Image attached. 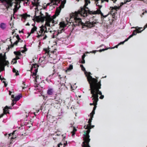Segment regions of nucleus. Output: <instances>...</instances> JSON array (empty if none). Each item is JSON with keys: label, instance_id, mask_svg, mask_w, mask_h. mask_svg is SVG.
I'll use <instances>...</instances> for the list:
<instances>
[{"label": "nucleus", "instance_id": "nucleus-9", "mask_svg": "<svg viewBox=\"0 0 147 147\" xmlns=\"http://www.w3.org/2000/svg\"><path fill=\"white\" fill-rule=\"evenodd\" d=\"M40 31H39L40 33H41H41H42L43 32H44V33L43 34L42 36L44 35V34L45 32H47V28L45 26L42 25L40 27Z\"/></svg>", "mask_w": 147, "mask_h": 147}, {"label": "nucleus", "instance_id": "nucleus-6", "mask_svg": "<svg viewBox=\"0 0 147 147\" xmlns=\"http://www.w3.org/2000/svg\"><path fill=\"white\" fill-rule=\"evenodd\" d=\"M93 118H92V117H90V118L89 119L88 121V124L86 126L85 125L84 126V128H85V129H88L85 132V133L84 134H86L87 132V131H90V129H91V128L90 127L91 126V122L92 121V120Z\"/></svg>", "mask_w": 147, "mask_h": 147}, {"label": "nucleus", "instance_id": "nucleus-5", "mask_svg": "<svg viewBox=\"0 0 147 147\" xmlns=\"http://www.w3.org/2000/svg\"><path fill=\"white\" fill-rule=\"evenodd\" d=\"M39 67V65L36 64H33L32 66V71L33 72L32 76L36 80L39 78V76L37 75L36 74L38 72V68Z\"/></svg>", "mask_w": 147, "mask_h": 147}, {"label": "nucleus", "instance_id": "nucleus-38", "mask_svg": "<svg viewBox=\"0 0 147 147\" xmlns=\"http://www.w3.org/2000/svg\"><path fill=\"white\" fill-rule=\"evenodd\" d=\"M86 56V55L85 54H84L82 56V60H84V58Z\"/></svg>", "mask_w": 147, "mask_h": 147}, {"label": "nucleus", "instance_id": "nucleus-59", "mask_svg": "<svg viewBox=\"0 0 147 147\" xmlns=\"http://www.w3.org/2000/svg\"><path fill=\"white\" fill-rule=\"evenodd\" d=\"M106 77H107V76H105L104 77H103L102 78H105Z\"/></svg>", "mask_w": 147, "mask_h": 147}, {"label": "nucleus", "instance_id": "nucleus-40", "mask_svg": "<svg viewBox=\"0 0 147 147\" xmlns=\"http://www.w3.org/2000/svg\"><path fill=\"white\" fill-rule=\"evenodd\" d=\"M93 100V103H90V105H96L97 104V103H96H96H95L94 102L93 100Z\"/></svg>", "mask_w": 147, "mask_h": 147}, {"label": "nucleus", "instance_id": "nucleus-28", "mask_svg": "<svg viewBox=\"0 0 147 147\" xmlns=\"http://www.w3.org/2000/svg\"><path fill=\"white\" fill-rule=\"evenodd\" d=\"M136 30H134L133 31V33H132V34H131V35H130V36H132V37L133 36L136 35L137 34L136 31H137V32H138V31H137V30L136 29Z\"/></svg>", "mask_w": 147, "mask_h": 147}, {"label": "nucleus", "instance_id": "nucleus-36", "mask_svg": "<svg viewBox=\"0 0 147 147\" xmlns=\"http://www.w3.org/2000/svg\"><path fill=\"white\" fill-rule=\"evenodd\" d=\"M131 37H132V36H129L127 38L125 39V40L124 41H125V42L126 41H127Z\"/></svg>", "mask_w": 147, "mask_h": 147}, {"label": "nucleus", "instance_id": "nucleus-49", "mask_svg": "<svg viewBox=\"0 0 147 147\" xmlns=\"http://www.w3.org/2000/svg\"><path fill=\"white\" fill-rule=\"evenodd\" d=\"M16 59H20L19 57L18 56H16Z\"/></svg>", "mask_w": 147, "mask_h": 147}, {"label": "nucleus", "instance_id": "nucleus-30", "mask_svg": "<svg viewBox=\"0 0 147 147\" xmlns=\"http://www.w3.org/2000/svg\"><path fill=\"white\" fill-rule=\"evenodd\" d=\"M95 114V111L92 110V112L90 113V117L93 118V115Z\"/></svg>", "mask_w": 147, "mask_h": 147}, {"label": "nucleus", "instance_id": "nucleus-50", "mask_svg": "<svg viewBox=\"0 0 147 147\" xmlns=\"http://www.w3.org/2000/svg\"><path fill=\"white\" fill-rule=\"evenodd\" d=\"M94 125H91V126H90V127L91 128V129L92 128H93L94 127Z\"/></svg>", "mask_w": 147, "mask_h": 147}, {"label": "nucleus", "instance_id": "nucleus-17", "mask_svg": "<svg viewBox=\"0 0 147 147\" xmlns=\"http://www.w3.org/2000/svg\"><path fill=\"white\" fill-rule=\"evenodd\" d=\"M64 30L63 29V28L61 30H58L57 32L56 33L57 34H56L55 37V35H53V36H54L53 37L54 38L56 37L57 36L60 34L61 33L63 32H64Z\"/></svg>", "mask_w": 147, "mask_h": 147}, {"label": "nucleus", "instance_id": "nucleus-19", "mask_svg": "<svg viewBox=\"0 0 147 147\" xmlns=\"http://www.w3.org/2000/svg\"><path fill=\"white\" fill-rule=\"evenodd\" d=\"M71 127H73V130L71 132L72 136L73 137L75 135V132L77 131V129L75 127H74L73 126H72V124H71Z\"/></svg>", "mask_w": 147, "mask_h": 147}, {"label": "nucleus", "instance_id": "nucleus-48", "mask_svg": "<svg viewBox=\"0 0 147 147\" xmlns=\"http://www.w3.org/2000/svg\"><path fill=\"white\" fill-rule=\"evenodd\" d=\"M4 115V114H2L0 115V118L3 117V115Z\"/></svg>", "mask_w": 147, "mask_h": 147}, {"label": "nucleus", "instance_id": "nucleus-41", "mask_svg": "<svg viewBox=\"0 0 147 147\" xmlns=\"http://www.w3.org/2000/svg\"><path fill=\"white\" fill-rule=\"evenodd\" d=\"M131 0H125L124 3L125 4L131 1Z\"/></svg>", "mask_w": 147, "mask_h": 147}, {"label": "nucleus", "instance_id": "nucleus-21", "mask_svg": "<svg viewBox=\"0 0 147 147\" xmlns=\"http://www.w3.org/2000/svg\"><path fill=\"white\" fill-rule=\"evenodd\" d=\"M21 16L22 18L26 19L27 17H30V16L29 15L23 14L21 15Z\"/></svg>", "mask_w": 147, "mask_h": 147}, {"label": "nucleus", "instance_id": "nucleus-63", "mask_svg": "<svg viewBox=\"0 0 147 147\" xmlns=\"http://www.w3.org/2000/svg\"><path fill=\"white\" fill-rule=\"evenodd\" d=\"M32 26H34V24H32Z\"/></svg>", "mask_w": 147, "mask_h": 147}, {"label": "nucleus", "instance_id": "nucleus-42", "mask_svg": "<svg viewBox=\"0 0 147 147\" xmlns=\"http://www.w3.org/2000/svg\"><path fill=\"white\" fill-rule=\"evenodd\" d=\"M96 105H94V106L93 108V110H94V111H95L96 109Z\"/></svg>", "mask_w": 147, "mask_h": 147}, {"label": "nucleus", "instance_id": "nucleus-46", "mask_svg": "<svg viewBox=\"0 0 147 147\" xmlns=\"http://www.w3.org/2000/svg\"><path fill=\"white\" fill-rule=\"evenodd\" d=\"M124 4V3H123V2H121L120 3V7H121V6H122Z\"/></svg>", "mask_w": 147, "mask_h": 147}, {"label": "nucleus", "instance_id": "nucleus-11", "mask_svg": "<svg viewBox=\"0 0 147 147\" xmlns=\"http://www.w3.org/2000/svg\"><path fill=\"white\" fill-rule=\"evenodd\" d=\"M61 101V100L60 99L57 98H54V100L53 101V103H55L56 104H59V103L60 104Z\"/></svg>", "mask_w": 147, "mask_h": 147}, {"label": "nucleus", "instance_id": "nucleus-55", "mask_svg": "<svg viewBox=\"0 0 147 147\" xmlns=\"http://www.w3.org/2000/svg\"><path fill=\"white\" fill-rule=\"evenodd\" d=\"M9 136H11L12 135V134H9Z\"/></svg>", "mask_w": 147, "mask_h": 147}, {"label": "nucleus", "instance_id": "nucleus-2", "mask_svg": "<svg viewBox=\"0 0 147 147\" xmlns=\"http://www.w3.org/2000/svg\"><path fill=\"white\" fill-rule=\"evenodd\" d=\"M88 79L90 88L89 90L90 91L92 94L91 98H92L94 102L96 104L98 100V94L101 95L99 97L100 99H102L104 97V95H102L101 91L99 90L101 88L100 81L98 82L97 80L93 78L91 76H90Z\"/></svg>", "mask_w": 147, "mask_h": 147}, {"label": "nucleus", "instance_id": "nucleus-14", "mask_svg": "<svg viewBox=\"0 0 147 147\" xmlns=\"http://www.w3.org/2000/svg\"><path fill=\"white\" fill-rule=\"evenodd\" d=\"M7 27V26L5 23H1L0 24V28L3 30H5Z\"/></svg>", "mask_w": 147, "mask_h": 147}, {"label": "nucleus", "instance_id": "nucleus-27", "mask_svg": "<svg viewBox=\"0 0 147 147\" xmlns=\"http://www.w3.org/2000/svg\"><path fill=\"white\" fill-rule=\"evenodd\" d=\"M44 50L45 52V53H47V55H48L49 52V49L47 48H45L44 49Z\"/></svg>", "mask_w": 147, "mask_h": 147}, {"label": "nucleus", "instance_id": "nucleus-64", "mask_svg": "<svg viewBox=\"0 0 147 147\" xmlns=\"http://www.w3.org/2000/svg\"><path fill=\"white\" fill-rule=\"evenodd\" d=\"M104 46V45H101V46H100V47H102V46Z\"/></svg>", "mask_w": 147, "mask_h": 147}, {"label": "nucleus", "instance_id": "nucleus-37", "mask_svg": "<svg viewBox=\"0 0 147 147\" xmlns=\"http://www.w3.org/2000/svg\"><path fill=\"white\" fill-rule=\"evenodd\" d=\"M16 102H14V100H13L12 101L11 105L12 106H13V105L16 103Z\"/></svg>", "mask_w": 147, "mask_h": 147}, {"label": "nucleus", "instance_id": "nucleus-52", "mask_svg": "<svg viewBox=\"0 0 147 147\" xmlns=\"http://www.w3.org/2000/svg\"><path fill=\"white\" fill-rule=\"evenodd\" d=\"M11 92H10V91H9V95H11Z\"/></svg>", "mask_w": 147, "mask_h": 147}, {"label": "nucleus", "instance_id": "nucleus-33", "mask_svg": "<svg viewBox=\"0 0 147 147\" xmlns=\"http://www.w3.org/2000/svg\"><path fill=\"white\" fill-rule=\"evenodd\" d=\"M142 11H143V12H142V14L140 15V16L141 17H142L144 15L145 13H146L147 12V11L146 10H145L144 11V9L142 10Z\"/></svg>", "mask_w": 147, "mask_h": 147}, {"label": "nucleus", "instance_id": "nucleus-20", "mask_svg": "<svg viewBox=\"0 0 147 147\" xmlns=\"http://www.w3.org/2000/svg\"><path fill=\"white\" fill-rule=\"evenodd\" d=\"M73 65H70L67 68V69L65 70V71L66 72H67L68 71H69L73 69Z\"/></svg>", "mask_w": 147, "mask_h": 147}, {"label": "nucleus", "instance_id": "nucleus-60", "mask_svg": "<svg viewBox=\"0 0 147 147\" xmlns=\"http://www.w3.org/2000/svg\"><path fill=\"white\" fill-rule=\"evenodd\" d=\"M26 47V45H25L24 46V48H25Z\"/></svg>", "mask_w": 147, "mask_h": 147}, {"label": "nucleus", "instance_id": "nucleus-45", "mask_svg": "<svg viewBox=\"0 0 147 147\" xmlns=\"http://www.w3.org/2000/svg\"><path fill=\"white\" fill-rule=\"evenodd\" d=\"M40 33L41 34H40V35L38 34V36H37V37H38V38L40 37V36H42V33Z\"/></svg>", "mask_w": 147, "mask_h": 147}, {"label": "nucleus", "instance_id": "nucleus-57", "mask_svg": "<svg viewBox=\"0 0 147 147\" xmlns=\"http://www.w3.org/2000/svg\"><path fill=\"white\" fill-rule=\"evenodd\" d=\"M19 32L20 33V32H23L22 31H19Z\"/></svg>", "mask_w": 147, "mask_h": 147}, {"label": "nucleus", "instance_id": "nucleus-58", "mask_svg": "<svg viewBox=\"0 0 147 147\" xmlns=\"http://www.w3.org/2000/svg\"><path fill=\"white\" fill-rule=\"evenodd\" d=\"M117 0H114V1H113V3H115V2H116V1H117Z\"/></svg>", "mask_w": 147, "mask_h": 147}, {"label": "nucleus", "instance_id": "nucleus-51", "mask_svg": "<svg viewBox=\"0 0 147 147\" xmlns=\"http://www.w3.org/2000/svg\"><path fill=\"white\" fill-rule=\"evenodd\" d=\"M47 37V36L46 35H45V37H44V38H43V39H45Z\"/></svg>", "mask_w": 147, "mask_h": 147}, {"label": "nucleus", "instance_id": "nucleus-23", "mask_svg": "<svg viewBox=\"0 0 147 147\" xmlns=\"http://www.w3.org/2000/svg\"><path fill=\"white\" fill-rule=\"evenodd\" d=\"M37 27L36 26H34L31 29V33H34L35 31L36 30Z\"/></svg>", "mask_w": 147, "mask_h": 147}, {"label": "nucleus", "instance_id": "nucleus-15", "mask_svg": "<svg viewBox=\"0 0 147 147\" xmlns=\"http://www.w3.org/2000/svg\"><path fill=\"white\" fill-rule=\"evenodd\" d=\"M53 92V89L52 88L49 89L47 91V93L49 95H52Z\"/></svg>", "mask_w": 147, "mask_h": 147}, {"label": "nucleus", "instance_id": "nucleus-25", "mask_svg": "<svg viewBox=\"0 0 147 147\" xmlns=\"http://www.w3.org/2000/svg\"><path fill=\"white\" fill-rule=\"evenodd\" d=\"M60 26L62 27H65L67 25V24L65 23L64 22H61L60 23Z\"/></svg>", "mask_w": 147, "mask_h": 147}, {"label": "nucleus", "instance_id": "nucleus-24", "mask_svg": "<svg viewBox=\"0 0 147 147\" xmlns=\"http://www.w3.org/2000/svg\"><path fill=\"white\" fill-rule=\"evenodd\" d=\"M16 37L17 39V40L18 41V42H22L23 41V40H21L20 38L18 35H17Z\"/></svg>", "mask_w": 147, "mask_h": 147}, {"label": "nucleus", "instance_id": "nucleus-26", "mask_svg": "<svg viewBox=\"0 0 147 147\" xmlns=\"http://www.w3.org/2000/svg\"><path fill=\"white\" fill-rule=\"evenodd\" d=\"M14 53L16 56H20L22 55L20 52H17L16 51H14Z\"/></svg>", "mask_w": 147, "mask_h": 147}, {"label": "nucleus", "instance_id": "nucleus-32", "mask_svg": "<svg viewBox=\"0 0 147 147\" xmlns=\"http://www.w3.org/2000/svg\"><path fill=\"white\" fill-rule=\"evenodd\" d=\"M18 42V41L17 40L16 41L13 43V45H11V47H13L14 45H17Z\"/></svg>", "mask_w": 147, "mask_h": 147}, {"label": "nucleus", "instance_id": "nucleus-53", "mask_svg": "<svg viewBox=\"0 0 147 147\" xmlns=\"http://www.w3.org/2000/svg\"><path fill=\"white\" fill-rule=\"evenodd\" d=\"M15 138H16V137H11V139H14Z\"/></svg>", "mask_w": 147, "mask_h": 147}, {"label": "nucleus", "instance_id": "nucleus-12", "mask_svg": "<svg viewBox=\"0 0 147 147\" xmlns=\"http://www.w3.org/2000/svg\"><path fill=\"white\" fill-rule=\"evenodd\" d=\"M20 5L18 4H16L14 6V8L13 9V14L16 13L19 8Z\"/></svg>", "mask_w": 147, "mask_h": 147}, {"label": "nucleus", "instance_id": "nucleus-35", "mask_svg": "<svg viewBox=\"0 0 147 147\" xmlns=\"http://www.w3.org/2000/svg\"><path fill=\"white\" fill-rule=\"evenodd\" d=\"M12 62H13V64L16 63H17L16 59L15 58H14L13 59Z\"/></svg>", "mask_w": 147, "mask_h": 147}, {"label": "nucleus", "instance_id": "nucleus-34", "mask_svg": "<svg viewBox=\"0 0 147 147\" xmlns=\"http://www.w3.org/2000/svg\"><path fill=\"white\" fill-rule=\"evenodd\" d=\"M80 62L81 63H85V60H82V59H81L80 60Z\"/></svg>", "mask_w": 147, "mask_h": 147}, {"label": "nucleus", "instance_id": "nucleus-3", "mask_svg": "<svg viewBox=\"0 0 147 147\" xmlns=\"http://www.w3.org/2000/svg\"><path fill=\"white\" fill-rule=\"evenodd\" d=\"M7 59L5 54L3 55L0 54V72L4 70L5 67L9 64V62L6 60Z\"/></svg>", "mask_w": 147, "mask_h": 147}, {"label": "nucleus", "instance_id": "nucleus-16", "mask_svg": "<svg viewBox=\"0 0 147 147\" xmlns=\"http://www.w3.org/2000/svg\"><path fill=\"white\" fill-rule=\"evenodd\" d=\"M21 97H22V95L21 94L16 96L14 99V102H16L17 101H18Z\"/></svg>", "mask_w": 147, "mask_h": 147}, {"label": "nucleus", "instance_id": "nucleus-4", "mask_svg": "<svg viewBox=\"0 0 147 147\" xmlns=\"http://www.w3.org/2000/svg\"><path fill=\"white\" fill-rule=\"evenodd\" d=\"M90 132V131H88L86 134L83 135V138L84 141L82 144V147H90L89 144L90 140L89 138V134Z\"/></svg>", "mask_w": 147, "mask_h": 147}, {"label": "nucleus", "instance_id": "nucleus-29", "mask_svg": "<svg viewBox=\"0 0 147 147\" xmlns=\"http://www.w3.org/2000/svg\"><path fill=\"white\" fill-rule=\"evenodd\" d=\"M13 73H16V76L18 75L19 74L18 71H17V72L15 68H13Z\"/></svg>", "mask_w": 147, "mask_h": 147}, {"label": "nucleus", "instance_id": "nucleus-47", "mask_svg": "<svg viewBox=\"0 0 147 147\" xmlns=\"http://www.w3.org/2000/svg\"><path fill=\"white\" fill-rule=\"evenodd\" d=\"M60 145H61L62 146V144H61V143H60V144H59L58 145H57V147H60Z\"/></svg>", "mask_w": 147, "mask_h": 147}, {"label": "nucleus", "instance_id": "nucleus-61", "mask_svg": "<svg viewBox=\"0 0 147 147\" xmlns=\"http://www.w3.org/2000/svg\"><path fill=\"white\" fill-rule=\"evenodd\" d=\"M9 109H11L12 108V107H10L9 108Z\"/></svg>", "mask_w": 147, "mask_h": 147}, {"label": "nucleus", "instance_id": "nucleus-7", "mask_svg": "<svg viewBox=\"0 0 147 147\" xmlns=\"http://www.w3.org/2000/svg\"><path fill=\"white\" fill-rule=\"evenodd\" d=\"M80 66L82 68V71H84V73L86 75V76L87 77V80L88 81V78L90 76L91 74V73L89 72H88L86 71L85 68L82 65H80Z\"/></svg>", "mask_w": 147, "mask_h": 147}, {"label": "nucleus", "instance_id": "nucleus-56", "mask_svg": "<svg viewBox=\"0 0 147 147\" xmlns=\"http://www.w3.org/2000/svg\"><path fill=\"white\" fill-rule=\"evenodd\" d=\"M26 26H29L30 25V24L28 23H27L26 25Z\"/></svg>", "mask_w": 147, "mask_h": 147}, {"label": "nucleus", "instance_id": "nucleus-43", "mask_svg": "<svg viewBox=\"0 0 147 147\" xmlns=\"http://www.w3.org/2000/svg\"><path fill=\"white\" fill-rule=\"evenodd\" d=\"M124 42H125V41H124L121 42H120V43H119V45H121V44H123L124 43Z\"/></svg>", "mask_w": 147, "mask_h": 147}, {"label": "nucleus", "instance_id": "nucleus-10", "mask_svg": "<svg viewBox=\"0 0 147 147\" xmlns=\"http://www.w3.org/2000/svg\"><path fill=\"white\" fill-rule=\"evenodd\" d=\"M146 28H147V24L145 26L144 28V29L142 30V31H140V29L142 28H139L138 26L136 27H131V28H135L138 31V33H141L142 31L144 30Z\"/></svg>", "mask_w": 147, "mask_h": 147}, {"label": "nucleus", "instance_id": "nucleus-13", "mask_svg": "<svg viewBox=\"0 0 147 147\" xmlns=\"http://www.w3.org/2000/svg\"><path fill=\"white\" fill-rule=\"evenodd\" d=\"M108 49H109V48H107V49H100L99 51H90L89 53L88 52H87V53H95L97 51H98L99 52H101L103 51H104L107 50Z\"/></svg>", "mask_w": 147, "mask_h": 147}, {"label": "nucleus", "instance_id": "nucleus-62", "mask_svg": "<svg viewBox=\"0 0 147 147\" xmlns=\"http://www.w3.org/2000/svg\"><path fill=\"white\" fill-rule=\"evenodd\" d=\"M71 88L73 89V90H74V88H73V87H72V86H71Z\"/></svg>", "mask_w": 147, "mask_h": 147}, {"label": "nucleus", "instance_id": "nucleus-8", "mask_svg": "<svg viewBox=\"0 0 147 147\" xmlns=\"http://www.w3.org/2000/svg\"><path fill=\"white\" fill-rule=\"evenodd\" d=\"M4 2H5V6L6 7V8L8 10V9L11 7L12 6V3L10 1H7V0H3Z\"/></svg>", "mask_w": 147, "mask_h": 147}, {"label": "nucleus", "instance_id": "nucleus-54", "mask_svg": "<svg viewBox=\"0 0 147 147\" xmlns=\"http://www.w3.org/2000/svg\"><path fill=\"white\" fill-rule=\"evenodd\" d=\"M103 1H104H104H106L107 2H108L109 0H103Z\"/></svg>", "mask_w": 147, "mask_h": 147}, {"label": "nucleus", "instance_id": "nucleus-39", "mask_svg": "<svg viewBox=\"0 0 147 147\" xmlns=\"http://www.w3.org/2000/svg\"><path fill=\"white\" fill-rule=\"evenodd\" d=\"M119 45V44L115 46V47H111V48H109V49H113V48H117L118 47Z\"/></svg>", "mask_w": 147, "mask_h": 147}, {"label": "nucleus", "instance_id": "nucleus-31", "mask_svg": "<svg viewBox=\"0 0 147 147\" xmlns=\"http://www.w3.org/2000/svg\"><path fill=\"white\" fill-rule=\"evenodd\" d=\"M120 7H117L116 6H115L113 8V9H115L116 11H117L120 8Z\"/></svg>", "mask_w": 147, "mask_h": 147}, {"label": "nucleus", "instance_id": "nucleus-22", "mask_svg": "<svg viewBox=\"0 0 147 147\" xmlns=\"http://www.w3.org/2000/svg\"><path fill=\"white\" fill-rule=\"evenodd\" d=\"M46 18V17L44 16H41V17H40L39 19L40 21L42 22H43Z\"/></svg>", "mask_w": 147, "mask_h": 147}, {"label": "nucleus", "instance_id": "nucleus-44", "mask_svg": "<svg viewBox=\"0 0 147 147\" xmlns=\"http://www.w3.org/2000/svg\"><path fill=\"white\" fill-rule=\"evenodd\" d=\"M3 83H4V85H5V86L6 87L7 86V84H6V83H5V82L4 81H3Z\"/></svg>", "mask_w": 147, "mask_h": 147}, {"label": "nucleus", "instance_id": "nucleus-18", "mask_svg": "<svg viewBox=\"0 0 147 147\" xmlns=\"http://www.w3.org/2000/svg\"><path fill=\"white\" fill-rule=\"evenodd\" d=\"M32 3L34 6H38L39 5V3L38 0H34V2H32Z\"/></svg>", "mask_w": 147, "mask_h": 147}, {"label": "nucleus", "instance_id": "nucleus-1", "mask_svg": "<svg viewBox=\"0 0 147 147\" xmlns=\"http://www.w3.org/2000/svg\"><path fill=\"white\" fill-rule=\"evenodd\" d=\"M97 6L98 7V9L96 11H90L88 8L86 7L87 5H85L86 1H84L85 4L84 7H81L78 11H76L70 16V18H67L66 20L67 23H69L71 25H74L75 27L77 26H81V27L84 30H86L87 27L91 28L94 26L93 22H90L87 21L85 23L82 22V18L87 17L88 19L92 18V14H100L102 17L105 18L107 17L108 15L104 16L101 12L100 9L102 7L101 4L104 2L103 0H94Z\"/></svg>", "mask_w": 147, "mask_h": 147}]
</instances>
